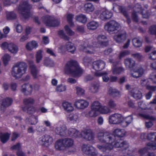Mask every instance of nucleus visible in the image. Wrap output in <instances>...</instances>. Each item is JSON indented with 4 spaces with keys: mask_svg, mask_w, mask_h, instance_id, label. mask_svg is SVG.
Masks as SVG:
<instances>
[{
    "mask_svg": "<svg viewBox=\"0 0 156 156\" xmlns=\"http://www.w3.org/2000/svg\"><path fill=\"white\" fill-rule=\"evenodd\" d=\"M114 135L107 133H99L97 137L100 142L105 143L103 144L97 145L98 148L101 151L107 152L112 150L114 147H124L126 149L128 147L126 141H122L120 140H116L115 136L122 137L124 136L126 132L124 130L120 129H116L113 131Z\"/></svg>",
    "mask_w": 156,
    "mask_h": 156,
    "instance_id": "f257e3e1",
    "label": "nucleus"
},
{
    "mask_svg": "<svg viewBox=\"0 0 156 156\" xmlns=\"http://www.w3.org/2000/svg\"><path fill=\"white\" fill-rule=\"evenodd\" d=\"M98 42H93L91 41H86L83 45L80 46V49L87 53L92 54L97 51L101 47L106 46L108 42L106 37L99 35L97 37Z\"/></svg>",
    "mask_w": 156,
    "mask_h": 156,
    "instance_id": "f03ea898",
    "label": "nucleus"
},
{
    "mask_svg": "<svg viewBox=\"0 0 156 156\" xmlns=\"http://www.w3.org/2000/svg\"><path fill=\"white\" fill-rule=\"evenodd\" d=\"M64 71L65 73L76 77L80 76L83 72L76 61L68 62L65 66Z\"/></svg>",
    "mask_w": 156,
    "mask_h": 156,
    "instance_id": "7ed1b4c3",
    "label": "nucleus"
},
{
    "mask_svg": "<svg viewBox=\"0 0 156 156\" xmlns=\"http://www.w3.org/2000/svg\"><path fill=\"white\" fill-rule=\"evenodd\" d=\"M27 69V65L23 62H20L15 64L12 69V75L17 78L21 77L24 74Z\"/></svg>",
    "mask_w": 156,
    "mask_h": 156,
    "instance_id": "20e7f679",
    "label": "nucleus"
},
{
    "mask_svg": "<svg viewBox=\"0 0 156 156\" xmlns=\"http://www.w3.org/2000/svg\"><path fill=\"white\" fill-rule=\"evenodd\" d=\"M31 8V6L27 1L22 2L18 7V11L23 18L27 19L31 16L30 10Z\"/></svg>",
    "mask_w": 156,
    "mask_h": 156,
    "instance_id": "39448f33",
    "label": "nucleus"
},
{
    "mask_svg": "<svg viewBox=\"0 0 156 156\" xmlns=\"http://www.w3.org/2000/svg\"><path fill=\"white\" fill-rule=\"evenodd\" d=\"M42 21L47 26L56 27L60 23V21L55 19L53 16L46 15L41 18Z\"/></svg>",
    "mask_w": 156,
    "mask_h": 156,
    "instance_id": "423d86ee",
    "label": "nucleus"
},
{
    "mask_svg": "<svg viewBox=\"0 0 156 156\" xmlns=\"http://www.w3.org/2000/svg\"><path fill=\"white\" fill-rule=\"evenodd\" d=\"M119 25L115 21H110L105 25V30L110 34L114 33L118 31Z\"/></svg>",
    "mask_w": 156,
    "mask_h": 156,
    "instance_id": "0eeeda50",
    "label": "nucleus"
},
{
    "mask_svg": "<svg viewBox=\"0 0 156 156\" xmlns=\"http://www.w3.org/2000/svg\"><path fill=\"white\" fill-rule=\"evenodd\" d=\"M124 117L121 114L115 113L111 115L109 117L108 121L109 123L112 124L121 125L123 121Z\"/></svg>",
    "mask_w": 156,
    "mask_h": 156,
    "instance_id": "6e6552de",
    "label": "nucleus"
},
{
    "mask_svg": "<svg viewBox=\"0 0 156 156\" xmlns=\"http://www.w3.org/2000/svg\"><path fill=\"white\" fill-rule=\"evenodd\" d=\"M134 9V11L132 15V18L134 21L137 22L139 21V18L137 15L136 14L138 12H142L143 17L144 18H147L149 17V15L148 13L147 12L146 14H144L143 12H142L140 5L139 4L136 5Z\"/></svg>",
    "mask_w": 156,
    "mask_h": 156,
    "instance_id": "1a4fd4ad",
    "label": "nucleus"
},
{
    "mask_svg": "<svg viewBox=\"0 0 156 156\" xmlns=\"http://www.w3.org/2000/svg\"><path fill=\"white\" fill-rule=\"evenodd\" d=\"M53 141V138L51 136L45 135L39 139L38 143L42 145L48 147L51 144Z\"/></svg>",
    "mask_w": 156,
    "mask_h": 156,
    "instance_id": "9d476101",
    "label": "nucleus"
},
{
    "mask_svg": "<svg viewBox=\"0 0 156 156\" xmlns=\"http://www.w3.org/2000/svg\"><path fill=\"white\" fill-rule=\"evenodd\" d=\"M82 150L84 153L89 155L94 156L97 154L95 148L89 144L83 145Z\"/></svg>",
    "mask_w": 156,
    "mask_h": 156,
    "instance_id": "9b49d317",
    "label": "nucleus"
},
{
    "mask_svg": "<svg viewBox=\"0 0 156 156\" xmlns=\"http://www.w3.org/2000/svg\"><path fill=\"white\" fill-rule=\"evenodd\" d=\"M113 38L117 42L120 43L126 39V33L125 31H119L117 34L114 36Z\"/></svg>",
    "mask_w": 156,
    "mask_h": 156,
    "instance_id": "f8f14e48",
    "label": "nucleus"
},
{
    "mask_svg": "<svg viewBox=\"0 0 156 156\" xmlns=\"http://www.w3.org/2000/svg\"><path fill=\"white\" fill-rule=\"evenodd\" d=\"M112 9L115 12L119 11V12H122L126 18L127 22L128 24H129L131 23V20L125 8L116 4H114Z\"/></svg>",
    "mask_w": 156,
    "mask_h": 156,
    "instance_id": "ddd939ff",
    "label": "nucleus"
},
{
    "mask_svg": "<svg viewBox=\"0 0 156 156\" xmlns=\"http://www.w3.org/2000/svg\"><path fill=\"white\" fill-rule=\"evenodd\" d=\"M74 105L78 109H83L88 106L89 102L85 100L78 99L75 102Z\"/></svg>",
    "mask_w": 156,
    "mask_h": 156,
    "instance_id": "4468645a",
    "label": "nucleus"
},
{
    "mask_svg": "<svg viewBox=\"0 0 156 156\" xmlns=\"http://www.w3.org/2000/svg\"><path fill=\"white\" fill-rule=\"evenodd\" d=\"M81 137L85 140L91 141L93 140L94 138V134L91 129H87L83 131L81 134Z\"/></svg>",
    "mask_w": 156,
    "mask_h": 156,
    "instance_id": "2eb2a0df",
    "label": "nucleus"
},
{
    "mask_svg": "<svg viewBox=\"0 0 156 156\" xmlns=\"http://www.w3.org/2000/svg\"><path fill=\"white\" fill-rule=\"evenodd\" d=\"M56 133L62 136H66L67 135V129L64 125H60L56 126L55 130Z\"/></svg>",
    "mask_w": 156,
    "mask_h": 156,
    "instance_id": "dca6fc26",
    "label": "nucleus"
},
{
    "mask_svg": "<svg viewBox=\"0 0 156 156\" xmlns=\"http://www.w3.org/2000/svg\"><path fill=\"white\" fill-rule=\"evenodd\" d=\"M108 62L110 63L113 62V66L112 68V72L113 74H119L124 71V69L123 68L120 67L116 66H115V64H118L119 62H113V59H110L108 60Z\"/></svg>",
    "mask_w": 156,
    "mask_h": 156,
    "instance_id": "f3484780",
    "label": "nucleus"
},
{
    "mask_svg": "<svg viewBox=\"0 0 156 156\" xmlns=\"http://www.w3.org/2000/svg\"><path fill=\"white\" fill-rule=\"evenodd\" d=\"M105 65V62L102 60L94 61L93 64V69L97 71L102 70L104 68Z\"/></svg>",
    "mask_w": 156,
    "mask_h": 156,
    "instance_id": "a211bd4d",
    "label": "nucleus"
},
{
    "mask_svg": "<svg viewBox=\"0 0 156 156\" xmlns=\"http://www.w3.org/2000/svg\"><path fill=\"white\" fill-rule=\"evenodd\" d=\"M67 120L73 123H76L79 122L80 118L78 113H72L68 115Z\"/></svg>",
    "mask_w": 156,
    "mask_h": 156,
    "instance_id": "6ab92c4d",
    "label": "nucleus"
},
{
    "mask_svg": "<svg viewBox=\"0 0 156 156\" xmlns=\"http://www.w3.org/2000/svg\"><path fill=\"white\" fill-rule=\"evenodd\" d=\"M68 134L71 137L74 138L81 137V133L76 129L73 128H69L68 131Z\"/></svg>",
    "mask_w": 156,
    "mask_h": 156,
    "instance_id": "aec40b11",
    "label": "nucleus"
},
{
    "mask_svg": "<svg viewBox=\"0 0 156 156\" xmlns=\"http://www.w3.org/2000/svg\"><path fill=\"white\" fill-rule=\"evenodd\" d=\"M21 90L24 94L29 95L32 91V86L31 84L28 83L24 84L22 86Z\"/></svg>",
    "mask_w": 156,
    "mask_h": 156,
    "instance_id": "412c9836",
    "label": "nucleus"
},
{
    "mask_svg": "<svg viewBox=\"0 0 156 156\" xmlns=\"http://www.w3.org/2000/svg\"><path fill=\"white\" fill-rule=\"evenodd\" d=\"M144 73V70L141 67H136L134 69L133 73H131V75L135 78L141 76Z\"/></svg>",
    "mask_w": 156,
    "mask_h": 156,
    "instance_id": "4be33fe9",
    "label": "nucleus"
},
{
    "mask_svg": "<svg viewBox=\"0 0 156 156\" xmlns=\"http://www.w3.org/2000/svg\"><path fill=\"white\" fill-rule=\"evenodd\" d=\"M38 47V43L33 40L28 42L25 45V48L28 51H31L34 49H36Z\"/></svg>",
    "mask_w": 156,
    "mask_h": 156,
    "instance_id": "5701e85b",
    "label": "nucleus"
},
{
    "mask_svg": "<svg viewBox=\"0 0 156 156\" xmlns=\"http://www.w3.org/2000/svg\"><path fill=\"white\" fill-rule=\"evenodd\" d=\"M112 13L106 9H104L100 15V18L102 20H105L111 18Z\"/></svg>",
    "mask_w": 156,
    "mask_h": 156,
    "instance_id": "b1692460",
    "label": "nucleus"
},
{
    "mask_svg": "<svg viewBox=\"0 0 156 156\" xmlns=\"http://www.w3.org/2000/svg\"><path fill=\"white\" fill-rule=\"evenodd\" d=\"M62 106L64 110L67 112H72L73 111L74 109L72 104L67 101L63 102Z\"/></svg>",
    "mask_w": 156,
    "mask_h": 156,
    "instance_id": "393cba45",
    "label": "nucleus"
},
{
    "mask_svg": "<svg viewBox=\"0 0 156 156\" xmlns=\"http://www.w3.org/2000/svg\"><path fill=\"white\" fill-rule=\"evenodd\" d=\"M124 64L127 68H132L134 67L136 65L135 61L130 58H127L125 59Z\"/></svg>",
    "mask_w": 156,
    "mask_h": 156,
    "instance_id": "a878e982",
    "label": "nucleus"
},
{
    "mask_svg": "<svg viewBox=\"0 0 156 156\" xmlns=\"http://www.w3.org/2000/svg\"><path fill=\"white\" fill-rule=\"evenodd\" d=\"M62 140L65 148L71 147L73 145L74 141L73 139L71 138H65Z\"/></svg>",
    "mask_w": 156,
    "mask_h": 156,
    "instance_id": "bb28decb",
    "label": "nucleus"
},
{
    "mask_svg": "<svg viewBox=\"0 0 156 156\" xmlns=\"http://www.w3.org/2000/svg\"><path fill=\"white\" fill-rule=\"evenodd\" d=\"M133 118L132 115H129L124 118L123 121L122 122L121 125L123 127H126L132 122Z\"/></svg>",
    "mask_w": 156,
    "mask_h": 156,
    "instance_id": "cd10ccee",
    "label": "nucleus"
},
{
    "mask_svg": "<svg viewBox=\"0 0 156 156\" xmlns=\"http://www.w3.org/2000/svg\"><path fill=\"white\" fill-rule=\"evenodd\" d=\"M55 148L57 150L62 151L64 149L65 146L63 140L59 139L57 140L55 144Z\"/></svg>",
    "mask_w": 156,
    "mask_h": 156,
    "instance_id": "c85d7f7f",
    "label": "nucleus"
},
{
    "mask_svg": "<svg viewBox=\"0 0 156 156\" xmlns=\"http://www.w3.org/2000/svg\"><path fill=\"white\" fill-rule=\"evenodd\" d=\"M12 102V100L10 98H7L3 100L1 106V109L4 110V107H6L11 105Z\"/></svg>",
    "mask_w": 156,
    "mask_h": 156,
    "instance_id": "c756f323",
    "label": "nucleus"
},
{
    "mask_svg": "<svg viewBox=\"0 0 156 156\" xmlns=\"http://www.w3.org/2000/svg\"><path fill=\"white\" fill-rule=\"evenodd\" d=\"M18 47L13 43H9L8 46V50L9 51L13 54L16 53L18 51Z\"/></svg>",
    "mask_w": 156,
    "mask_h": 156,
    "instance_id": "7c9ffc66",
    "label": "nucleus"
},
{
    "mask_svg": "<svg viewBox=\"0 0 156 156\" xmlns=\"http://www.w3.org/2000/svg\"><path fill=\"white\" fill-rule=\"evenodd\" d=\"M99 26V23L97 21H92L89 22L87 24L88 29L90 30L96 29Z\"/></svg>",
    "mask_w": 156,
    "mask_h": 156,
    "instance_id": "2f4dec72",
    "label": "nucleus"
},
{
    "mask_svg": "<svg viewBox=\"0 0 156 156\" xmlns=\"http://www.w3.org/2000/svg\"><path fill=\"white\" fill-rule=\"evenodd\" d=\"M148 80H141V84L143 86H146L147 88L151 91H154L156 90V87L147 84Z\"/></svg>",
    "mask_w": 156,
    "mask_h": 156,
    "instance_id": "473e14b6",
    "label": "nucleus"
},
{
    "mask_svg": "<svg viewBox=\"0 0 156 156\" xmlns=\"http://www.w3.org/2000/svg\"><path fill=\"white\" fill-rule=\"evenodd\" d=\"M75 19L77 21L83 23H86L87 20L86 16L83 14H81L76 16L75 17Z\"/></svg>",
    "mask_w": 156,
    "mask_h": 156,
    "instance_id": "72a5a7b5",
    "label": "nucleus"
},
{
    "mask_svg": "<svg viewBox=\"0 0 156 156\" xmlns=\"http://www.w3.org/2000/svg\"><path fill=\"white\" fill-rule=\"evenodd\" d=\"M66 48L68 51L72 53H73L76 50L73 44L70 42L66 43Z\"/></svg>",
    "mask_w": 156,
    "mask_h": 156,
    "instance_id": "f704fd0d",
    "label": "nucleus"
},
{
    "mask_svg": "<svg viewBox=\"0 0 156 156\" xmlns=\"http://www.w3.org/2000/svg\"><path fill=\"white\" fill-rule=\"evenodd\" d=\"M30 70L31 74L34 78L37 77L38 71L34 63H30Z\"/></svg>",
    "mask_w": 156,
    "mask_h": 156,
    "instance_id": "c9c22d12",
    "label": "nucleus"
},
{
    "mask_svg": "<svg viewBox=\"0 0 156 156\" xmlns=\"http://www.w3.org/2000/svg\"><path fill=\"white\" fill-rule=\"evenodd\" d=\"M133 97L136 99H141L142 97L141 92L136 89H133L132 91Z\"/></svg>",
    "mask_w": 156,
    "mask_h": 156,
    "instance_id": "e433bc0d",
    "label": "nucleus"
},
{
    "mask_svg": "<svg viewBox=\"0 0 156 156\" xmlns=\"http://www.w3.org/2000/svg\"><path fill=\"white\" fill-rule=\"evenodd\" d=\"M99 113L97 111L91 108V110L86 114L85 116L87 117H95L99 115Z\"/></svg>",
    "mask_w": 156,
    "mask_h": 156,
    "instance_id": "4c0bfd02",
    "label": "nucleus"
},
{
    "mask_svg": "<svg viewBox=\"0 0 156 156\" xmlns=\"http://www.w3.org/2000/svg\"><path fill=\"white\" fill-rule=\"evenodd\" d=\"M101 104L98 101H95L93 102L91 105V108H93L99 112L101 106Z\"/></svg>",
    "mask_w": 156,
    "mask_h": 156,
    "instance_id": "58836bf2",
    "label": "nucleus"
},
{
    "mask_svg": "<svg viewBox=\"0 0 156 156\" xmlns=\"http://www.w3.org/2000/svg\"><path fill=\"white\" fill-rule=\"evenodd\" d=\"M9 134L8 133H2L0 135V139L1 141L3 143H6L9 139Z\"/></svg>",
    "mask_w": 156,
    "mask_h": 156,
    "instance_id": "ea45409f",
    "label": "nucleus"
},
{
    "mask_svg": "<svg viewBox=\"0 0 156 156\" xmlns=\"http://www.w3.org/2000/svg\"><path fill=\"white\" fill-rule=\"evenodd\" d=\"M84 10L87 12L93 11L94 9V6L90 3L86 4L84 6Z\"/></svg>",
    "mask_w": 156,
    "mask_h": 156,
    "instance_id": "a19ab883",
    "label": "nucleus"
},
{
    "mask_svg": "<svg viewBox=\"0 0 156 156\" xmlns=\"http://www.w3.org/2000/svg\"><path fill=\"white\" fill-rule=\"evenodd\" d=\"M133 44L135 47L138 48L141 47L142 45V42L137 38H135L132 40Z\"/></svg>",
    "mask_w": 156,
    "mask_h": 156,
    "instance_id": "79ce46f5",
    "label": "nucleus"
},
{
    "mask_svg": "<svg viewBox=\"0 0 156 156\" xmlns=\"http://www.w3.org/2000/svg\"><path fill=\"white\" fill-rule=\"evenodd\" d=\"M27 121L31 125H35L38 122L37 118L34 115H32L28 119Z\"/></svg>",
    "mask_w": 156,
    "mask_h": 156,
    "instance_id": "37998d69",
    "label": "nucleus"
},
{
    "mask_svg": "<svg viewBox=\"0 0 156 156\" xmlns=\"http://www.w3.org/2000/svg\"><path fill=\"white\" fill-rule=\"evenodd\" d=\"M67 20L68 21L70 26L73 27L74 26V24L72 22V20L74 17V15L68 13L66 15Z\"/></svg>",
    "mask_w": 156,
    "mask_h": 156,
    "instance_id": "c03bdc74",
    "label": "nucleus"
},
{
    "mask_svg": "<svg viewBox=\"0 0 156 156\" xmlns=\"http://www.w3.org/2000/svg\"><path fill=\"white\" fill-rule=\"evenodd\" d=\"M99 87V85L98 83L94 84L90 87L89 89L91 92L95 93L98 91Z\"/></svg>",
    "mask_w": 156,
    "mask_h": 156,
    "instance_id": "a18cd8bd",
    "label": "nucleus"
},
{
    "mask_svg": "<svg viewBox=\"0 0 156 156\" xmlns=\"http://www.w3.org/2000/svg\"><path fill=\"white\" fill-rule=\"evenodd\" d=\"M35 101L32 98H26L23 100V103L26 105H29L34 104Z\"/></svg>",
    "mask_w": 156,
    "mask_h": 156,
    "instance_id": "49530a36",
    "label": "nucleus"
},
{
    "mask_svg": "<svg viewBox=\"0 0 156 156\" xmlns=\"http://www.w3.org/2000/svg\"><path fill=\"white\" fill-rule=\"evenodd\" d=\"M110 112V109L106 106H103L101 105V108L99 111V112L102 114H106L109 113Z\"/></svg>",
    "mask_w": 156,
    "mask_h": 156,
    "instance_id": "de8ad7c7",
    "label": "nucleus"
},
{
    "mask_svg": "<svg viewBox=\"0 0 156 156\" xmlns=\"http://www.w3.org/2000/svg\"><path fill=\"white\" fill-rule=\"evenodd\" d=\"M42 51L41 50L37 51L36 55V61L37 63H39L41 60L42 58Z\"/></svg>",
    "mask_w": 156,
    "mask_h": 156,
    "instance_id": "09e8293b",
    "label": "nucleus"
},
{
    "mask_svg": "<svg viewBox=\"0 0 156 156\" xmlns=\"http://www.w3.org/2000/svg\"><path fill=\"white\" fill-rule=\"evenodd\" d=\"M6 17L9 20H13L16 19L17 16L13 12H9L6 14Z\"/></svg>",
    "mask_w": 156,
    "mask_h": 156,
    "instance_id": "8fccbe9b",
    "label": "nucleus"
},
{
    "mask_svg": "<svg viewBox=\"0 0 156 156\" xmlns=\"http://www.w3.org/2000/svg\"><path fill=\"white\" fill-rule=\"evenodd\" d=\"M10 29L8 27H6L3 29V31L4 33V34H2V33L0 31V37L1 38L5 37H6V35L9 32Z\"/></svg>",
    "mask_w": 156,
    "mask_h": 156,
    "instance_id": "3c124183",
    "label": "nucleus"
},
{
    "mask_svg": "<svg viewBox=\"0 0 156 156\" xmlns=\"http://www.w3.org/2000/svg\"><path fill=\"white\" fill-rule=\"evenodd\" d=\"M11 56L8 54H5L2 57V59L4 64L7 65L10 59Z\"/></svg>",
    "mask_w": 156,
    "mask_h": 156,
    "instance_id": "603ef678",
    "label": "nucleus"
},
{
    "mask_svg": "<svg viewBox=\"0 0 156 156\" xmlns=\"http://www.w3.org/2000/svg\"><path fill=\"white\" fill-rule=\"evenodd\" d=\"M76 94L79 96H82L85 94V90L80 87H75Z\"/></svg>",
    "mask_w": 156,
    "mask_h": 156,
    "instance_id": "864d4df0",
    "label": "nucleus"
},
{
    "mask_svg": "<svg viewBox=\"0 0 156 156\" xmlns=\"http://www.w3.org/2000/svg\"><path fill=\"white\" fill-rule=\"evenodd\" d=\"M130 54V52L128 50H125L121 51L120 52L119 57V59H121L122 58Z\"/></svg>",
    "mask_w": 156,
    "mask_h": 156,
    "instance_id": "5fc2aeb1",
    "label": "nucleus"
},
{
    "mask_svg": "<svg viewBox=\"0 0 156 156\" xmlns=\"http://www.w3.org/2000/svg\"><path fill=\"white\" fill-rule=\"evenodd\" d=\"M66 89V86L65 85L61 84L57 87L56 90L57 92H60L65 91Z\"/></svg>",
    "mask_w": 156,
    "mask_h": 156,
    "instance_id": "6e6d98bb",
    "label": "nucleus"
},
{
    "mask_svg": "<svg viewBox=\"0 0 156 156\" xmlns=\"http://www.w3.org/2000/svg\"><path fill=\"white\" fill-rule=\"evenodd\" d=\"M108 73L106 72L100 73V76H102V78L104 82H107L109 80V78L107 76Z\"/></svg>",
    "mask_w": 156,
    "mask_h": 156,
    "instance_id": "4d7b16f0",
    "label": "nucleus"
},
{
    "mask_svg": "<svg viewBox=\"0 0 156 156\" xmlns=\"http://www.w3.org/2000/svg\"><path fill=\"white\" fill-rule=\"evenodd\" d=\"M108 106L111 108H115L117 104L115 101L112 100H110L107 103Z\"/></svg>",
    "mask_w": 156,
    "mask_h": 156,
    "instance_id": "13d9d810",
    "label": "nucleus"
},
{
    "mask_svg": "<svg viewBox=\"0 0 156 156\" xmlns=\"http://www.w3.org/2000/svg\"><path fill=\"white\" fill-rule=\"evenodd\" d=\"M139 115L140 116L143 117L146 119L151 120H154L155 119L154 117L147 115H146V114L139 113Z\"/></svg>",
    "mask_w": 156,
    "mask_h": 156,
    "instance_id": "bf43d9fd",
    "label": "nucleus"
},
{
    "mask_svg": "<svg viewBox=\"0 0 156 156\" xmlns=\"http://www.w3.org/2000/svg\"><path fill=\"white\" fill-rule=\"evenodd\" d=\"M156 132H152L148 133L147 136V139L151 140H153L154 139Z\"/></svg>",
    "mask_w": 156,
    "mask_h": 156,
    "instance_id": "052dcab7",
    "label": "nucleus"
},
{
    "mask_svg": "<svg viewBox=\"0 0 156 156\" xmlns=\"http://www.w3.org/2000/svg\"><path fill=\"white\" fill-rule=\"evenodd\" d=\"M18 0H4L3 3L5 5H10L11 3H15L17 2Z\"/></svg>",
    "mask_w": 156,
    "mask_h": 156,
    "instance_id": "680f3d73",
    "label": "nucleus"
},
{
    "mask_svg": "<svg viewBox=\"0 0 156 156\" xmlns=\"http://www.w3.org/2000/svg\"><path fill=\"white\" fill-rule=\"evenodd\" d=\"M58 34L60 37L66 40H69V37L66 35L64 31L62 30H60L58 31Z\"/></svg>",
    "mask_w": 156,
    "mask_h": 156,
    "instance_id": "e2e57ef3",
    "label": "nucleus"
},
{
    "mask_svg": "<svg viewBox=\"0 0 156 156\" xmlns=\"http://www.w3.org/2000/svg\"><path fill=\"white\" fill-rule=\"evenodd\" d=\"M108 92L109 94H116L117 95L120 94V93L119 91L116 89L112 87L109 88Z\"/></svg>",
    "mask_w": 156,
    "mask_h": 156,
    "instance_id": "0e129e2a",
    "label": "nucleus"
},
{
    "mask_svg": "<svg viewBox=\"0 0 156 156\" xmlns=\"http://www.w3.org/2000/svg\"><path fill=\"white\" fill-rule=\"evenodd\" d=\"M147 148L148 149H152L154 150H156V143H149L147 144Z\"/></svg>",
    "mask_w": 156,
    "mask_h": 156,
    "instance_id": "69168bd1",
    "label": "nucleus"
},
{
    "mask_svg": "<svg viewBox=\"0 0 156 156\" xmlns=\"http://www.w3.org/2000/svg\"><path fill=\"white\" fill-rule=\"evenodd\" d=\"M64 28L66 33L69 35L72 36L74 34V32L69 28L68 25L65 26Z\"/></svg>",
    "mask_w": 156,
    "mask_h": 156,
    "instance_id": "338daca9",
    "label": "nucleus"
},
{
    "mask_svg": "<svg viewBox=\"0 0 156 156\" xmlns=\"http://www.w3.org/2000/svg\"><path fill=\"white\" fill-rule=\"evenodd\" d=\"M132 56L138 60H140L143 58L142 55L139 53H137L132 54Z\"/></svg>",
    "mask_w": 156,
    "mask_h": 156,
    "instance_id": "774afa93",
    "label": "nucleus"
}]
</instances>
